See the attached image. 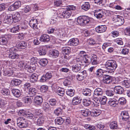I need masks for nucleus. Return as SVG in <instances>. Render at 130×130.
Returning <instances> with one entry per match:
<instances>
[{
  "instance_id": "aec40b11",
  "label": "nucleus",
  "mask_w": 130,
  "mask_h": 130,
  "mask_svg": "<svg viewBox=\"0 0 130 130\" xmlns=\"http://www.w3.org/2000/svg\"><path fill=\"white\" fill-rule=\"evenodd\" d=\"M121 117L123 120L127 121L129 118L128 112L126 111H122L121 114Z\"/></svg>"
},
{
  "instance_id": "2eb2a0df",
  "label": "nucleus",
  "mask_w": 130,
  "mask_h": 130,
  "mask_svg": "<svg viewBox=\"0 0 130 130\" xmlns=\"http://www.w3.org/2000/svg\"><path fill=\"white\" fill-rule=\"evenodd\" d=\"M47 49L46 46H41L39 48L38 52L40 55H44L46 54Z\"/></svg>"
},
{
  "instance_id": "473e14b6",
  "label": "nucleus",
  "mask_w": 130,
  "mask_h": 130,
  "mask_svg": "<svg viewBox=\"0 0 130 130\" xmlns=\"http://www.w3.org/2000/svg\"><path fill=\"white\" fill-rule=\"evenodd\" d=\"M37 92V90L34 88H31L28 90V94L31 96H33L35 95Z\"/></svg>"
},
{
  "instance_id": "cd10ccee",
  "label": "nucleus",
  "mask_w": 130,
  "mask_h": 130,
  "mask_svg": "<svg viewBox=\"0 0 130 130\" xmlns=\"http://www.w3.org/2000/svg\"><path fill=\"white\" fill-rule=\"evenodd\" d=\"M38 77V75L36 73L32 74L30 78V82L32 83L36 82L37 80Z\"/></svg>"
},
{
  "instance_id": "de8ad7c7",
  "label": "nucleus",
  "mask_w": 130,
  "mask_h": 130,
  "mask_svg": "<svg viewBox=\"0 0 130 130\" xmlns=\"http://www.w3.org/2000/svg\"><path fill=\"white\" fill-rule=\"evenodd\" d=\"M42 114V111L38 110H36L33 112L34 118H37L38 116H40Z\"/></svg>"
},
{
  "instance_id": "79ce46f5",
  "label": "nucleus",
  "mask_w": 130,
  "mask_h": 130,
  "mask_svg": "<svg viewBox=\"0 0 130 130\" xmlns=\"http://www.w3.org/2000/svg\"><path fill=\"white\" fill-rule=\"evenodd\" d=\"M81 113L83 116L85 117L88 116L90 115L91 113L90 111L87 109L82 110Z\"/></svg>"
},
{
  "instance_id": "7ed1b4c3",
  "label": "nucleus",
  "mask_w": 130,
  "mask_h": 130,
  "mask_svg": "<svg viewBox=\"0 0 130 130\" xmlns=\"http://www.w3.org/2000/svg\"><path fill=\"white\" fill-rule=\"evenodd\" d=\"M17 121L18 125L20 128L25 127L28 126L27 122L24 118H18L17 119Z\"/></svg>"
},
{
  "instance_id": "8fccbe9b",
  "label": "nucleus",
  "mask_w": 130,
  "mask_h": 130,
  "mask_svg": "<svg viewBox=\"0 0 130 130\" xmlns=\"http://www.w3.org/2000/svg\"><path fill=\"white\" fill-rule=\"evenodd\" d=\"M75 92L74 90L68 89L66 91V93L68 95L72 97L74 95Z\"/></svg>"
},
{
  "instance_id": "49530a36",
  "label": "nucleus",
  "mask_w": 130,
  "mask_h": 130,
  "mask_svg": "<svg viewBox=\"0 0 130 130\" xmlns=\"http://www.w3.org/2000/svg\"><path fill=\"white\" fill-rule=\"evenodd\" d=\"M83 59L85 63L89 64L91 62V60L90 56L87 55L85 56Z\"/></svg>"
},
{
  "instance_id": "603ef678",
  "label": "nucleus",
  "mask_w": 130,
  "mask_h": 130,
  "mask_svg": "<svg viewBox=\"0 0 130 130\" xmlns=\"http://www.w3.org/2000/svg\"><path fill=\"white\" fill-rule=\"evenodd\" d=\"M84 127L86 129L89 130H94L96 129L95 126L91 125L85 124Z\"/></svg>"
},
{
  "instance_id": "b1692460",
  "label": "nucleus",
  "mask_w": 130,
  "mask_h": 130,
  "mask_svg": "<svg viewBox=\"0 0 130 130\" xmlns=\"http://www.w3.org/2000/svg\"><path fill=\"white\" fill-rule=\"evenodd\" d=\"M45 119L44 117H40L37 120L36 123L37 125L39 126H42L44 123Z\"/></svg>"
},
{
  "instance_id": "6e6552de",
  "label": "nucleus",
  "mask_w": 130,
  "mask_h": 130,
  "mask_svg": "<svg viewBox=\"0 0 130 130\" xmlns=\"http://www.w3.org/2000/svg\"><path fill=\"white\" fill-rule=\"evenodd\" d=\"M29 24L30 26L34 29L38 28L37 26L38 23L36 19H33L29 21Z\"/></svg>"
},
{
  "instance_id": "c03bdc74",
  "label": "nucleus",
  "mask_w": 130,
  "mask_h": 130,
  "mask_svg": "<svg viewBox=\"0 0 130 130\" xmlns=\"http://www.w3.org/2000/svg\"><path fill=\"white\" fill-rule=\"evenodd\" d=\"M98 99L101 104L102 105H105L106 104L107 101V99L106 96H103Z\"/></svg>"
},
{
  "instance_id": "bf43d9fd",
  "label": "nucleus",
  "mask_w": 130,
  "mask_h": 130,
  "mask_svg": "<svg viewBox=\"0 0 130 130\" xmlns=\"http://www.w3.org/2000/svg\"><path fill=\"white\" fill-rule=\"evenodd\" d=\"M108 103L110 106L113 107H115L117 105L116 101L112 99H109L108 102Z\"/></svg>"
},
{
  "instance_id": "20e7f679",
  "label": "nucleus",
  "mask_w": 130,
  "mask_h": 130,
  "mask_svg": "<svg viewBox=\"0 0 130 130\" xmlns=\"http://www.w3.org/2000/svg\"><path fill=\"white\" fill-rule=\"evenodd\" d=\"M113 21H114L115 24L117 26H120L122 25L124 21V19L122 17L119 18L118 16L114 17L113 18Z\"/></svg>"
},
{
  "instance_id": "864d4df0",
  "label": "nucleus",
  "mask_w": 130,
  "mask_h": 130,
  "mask_svg": "<svg viewBox=\"0 0 130 130\" xmlns=\"http://www.w3.org/2000/svg\"><path fill=\"white\" fill-rule=\"evenodd\" d=\"M13 71L6 70L4 71V75L6 76H9L13 75Z\"/></svg>"
},
{
  "instance_id": "0e129e2a",
  "label": "nucleus",
  "mask_w": 130,
  "mask_h": 130,
  "mask_svg": "<svg viewBox=\"0 0 130 130\" xmlns=\"http://www.w3.org/2000/svg\"><path fill=\"white\" fill-rule=\"evenodd\" d=\"M19 27L20 28V30H21L22 31H24L26 30L27 26V25H26V24L23 23L20 25H19Z\"/></svg>"
},
{
  "instance_id": "423d86ee",
  "label": "nucleus",
  "mask_w": 130,
  "mask_h": 130,
  "mask_svg": "<svg viewBox=\"0 0 130 130\" xmlns=\"http://www.w3.org/2000/svg\"><path fill=\"white\" fill-rule=\"evenodd\" d=\"M103 82L105 84H108L112 82V77L110 76L104 75H103Z\"/></svg>"
},
{
  "instance_id": "a878e982",
  "label": "nucleus",
  "mask_w": 130,
  "mask_h": 130,
  "mask_svg": "<svg viewBox=\"0 0 130 130\" xmlns=\"http://www.w3.org/2000/svg\"><path fill=\"white\" fill-rule=\"evenodd\" d=\"M122 84L123 86L126 88L130 87V79L125 78L122 82Z\"/></svg>"
},
{
  "instance_id": "5fc2aeb1",
  "label": "nucleus",
  "mask_w": 130,
  "mask_h": 130,
  "mask_svg": "<svg viewBox=\"0 0 130 130\" xmlns=\"http://www.w3.org/2000/svg\"><path fill=\"white\" fill-rule=\"evenodd\" d=\"M91 101L89 99H85L83 100V104L86 106H89L91 104Z\"/></svg>"
},
{
  "instance_id": "c9c22d12",
  "label": "nucleus",
  "mask_w": 130,
  "mask_h": 130,
  "mask_svg": "<svg viewBox=\"0 0 130 130\" xmlns=\"http://www.w3.org/2000/svg\"><path fill=\"white\" fill-rule=\"evenodd\" d=\"M22 82V81L17 79H13L11 81V83L13 86H18L20 85Z\"/></svg>"
},
{
  "instance_id": "052dcab7",
  "label": "nucleus",
  "mask_w": 130,
  "mask_h": 130,
  "mask_svg": "<svg viewBox=\"0 0 130 130\" xmlns=\"http://www.w3.org/2000/svg\"><path fill=\"white\" fill-rule=\"evenodd\" d=\"M114 91L112 90H107L106 91V94L109 96H113L114 93Z\"/></svg>"
},
{
  "instance_id": "39448f33",
  "label": "nucleus",
  "mask_w": 130,
  "mask_h": 130,
  "mask_svg": "<svg viewBox=\"0 0 130 130\" xmlns=\"http://www.w3.org/2000/svg\"><path fill=\"white\" fill-rule=\"evenodd\" d=\"M21 5V2L20 1H18L16 2L9 7L8 10L10 11L15 10L20 7Z\"/></svg>"
},
{
  "instance_id": "680f3d73",
  "label": "nucleus",
  "mask_w": 130,
  "mask_h": 130,
  "mask_svg": "<svg viewBox=\"0 0 130 130\" xmlns=\"http://www.w3.org/2000/svg\"><path fill=\"white\" fill-rule=\"evenodd\" d=\"M33 114L27 111L25 117L28 119H31L33 118L34 117Z\"/></svg>"
},
{
  "instance_id": "ddd939ff",
  "label": "nucleus",
  "mask_w": 130,
  "mask_h": 130,
  "mask_svg": "<svg viewBox=\"0 0 130 130\" xmlns=\"http://www.w3.org/2000/svg\"><path fill=\"white\" fill-rule=\"evenodd\" d=\"M43 100L41 96H36L34 99V102L37 105H40L43 102Z\"/></svg>"
},
{
  "instance_id": "58836bf2",
  "label": "nucleus",
  "mask_w": 130,
  "mask_h": 130,
  "mask_svg": "<svg viewBox=\"0 0 130 130\" xmlns=\"http://www.w3.org/2000/svg\"><path fill=\"white\" fill-rule=\"evenodd\" d=\"M90 7L89 3L88 2H85L81 6L82 9L87 11L89 10Z\"/></svg>"
},
{
  "instance_id": "f3484780",
  "label": "nucleus",
  "mask_w": 130,
  "mask_h": 130,
  "mask_svg": "<svg viewBox=\"0 0 130 130\" xmlns=\"http://www.w3.org/2000/svg\"><path fill=\"white\" fill-rule=\"evenodd\" d=\"M79 43L78 39L76 38L72 39L68 42V44L71 46H76Z\"/></svg>"
},
{
  "instance_id": "f03ea898",
  "label": "nucleus",
  "mask_w": 130,
  "mask_h": 130,
  "mask_svg": "<svg viewBox=\"0 0 130 130\" xmlns=\"http://www.w3.org/2000/svg\"><path fill=\"white\" fill-rule=\"evenodd\" d=\"M90 21V18L85 15L81 16L77 18V22L81 26H84Z\"/></svg>"
},
{
  "instance_id": "4d7b16f0",
  "label": "nucleus",
  "mask_w": 130,
  "mask_h": 130,
  "mask_svg": "<svg viewBox=\"0 0 130 130\" xmlns=\"http://www.w3.org/2000/svg\"><path fill=\"white\" fill-rule=\"evenodd\" d=\"M64 121V119L61 117H59L55 120V122H56L57 124L59 125H61L62 124Z\"/></svg>"
},
{
  "instance_id": "09e8293b",
  "label": "nucleus",
  "mask_w": 130,
  "mask_h": 130,
  "mask_svg": "<svg viewBox=\"0 0 130 130\" xmlns=\"http://www.w3.org/2000/svg\"><path fill=\"white\" fill-rule=\"evenodd\" d=\"M103 71L101 69L97 70L95 73V75L98 77L103 76L102 73H103Z\"/></svg>"
},
{
  "instance_id": "f704fd0d",
  "label": "nucleus",
  "mask_w": 130,
  "mask_h": 130,
  "mask_svg": "<svg viewBox=\"0 0 130 130\" xmlns=\"http://www.w3.org/2000/svg\"><path fill=\"white\" fill-rule=\"evenodd\" d=\"M20 30L19 25L14 27L10 29V31L12 33L15 34L18 32Z\"/></svg>"
},
{
  "instance_id": "c756f323",
  "label": "nucleus",
  "mask_w": 130,
  "mask_h": 130,
  "mask_svg": "<svg viewBox=\"0 0 130 130\" xmlns=\"http://www.w3.org/2000/svg\"><path fill=\"white\" fill-rule=\"evenodd\" d=\"M71 50V48L69 47H64L62 48V52L64 55H67L70 53Z\"/></svg>"
},
{
  "instance_id": "4c0bfd02",
  "label": "nucleus",
  "mask_w": 130,
  "mask_h": 130,
  "mask_svg": "<svg viewBox=\"0 0 130 130\" xmlns=\"http://www.w3.org/2000/svg\"><path fill=\"white\" fill-rule=\"evenodd\" d=\"M91 90L88 88L84 89L82 91L83 94L84 95L86 96H90L91 95Z\"/></svg>"
},
{
  "instance_id": "a18cd8bd",
  "label": "nucleus",
  "mask_w": 130,
  "mask_h": 130,
  "mask_svg": "<svg viewBox=\"0 0 130 130\" xmlns=\"http://www.w3.org/2000/svg\"><path fill=\"white\" fill-rule=\"evenodd\" d=\"M71 123V121L69 118H67L66 119L65 122V124L63 125V129L64 130H66L69 127L68 125L70 124Z\"/></svg>"
},
{
  "instance_id": "774afa93",
  "label": "nucleus",
  "mask_w": 130,
  "mask_h": 130,
  "mask_svg": "<svg viewBox=\"0 0 130 130\" xmlns=\"http://www.w3.org/2000/svg\"><path fill=\"white\" fill-rule=\"evenodd\" d=\"M119 102L121 105L125 104L126 102V100L124 97L120 98L118 100Z\"/></svg>"
},
{
  "instance_id": "72a5a7b5",
  "label": "nucleus",
  "mask_w": 130,
  "mask_h": 130,
  "mask_svg": "<svg viewBox=\"0 0 130 130\" xmlns=\"http://www.w3.org/2000/svg\"><path fill=\"white\" fill-rule=\"evenodd\" d=\"M6 22L8 24H11L13 22V14H9L7 15Z\"/></svg>"
},
{
  "instance_id": "6e6d98bb",
  "label": "nucleus",
  "mask_w": 130,
  "mask_h": 130,
  "mask_svg": "<svg viewBox=\"0 0 130 130\" xmlns=\"http://www.w3.org/2000/svg\"><path fill=\"white\" fill-rule=\"evenodd\" d=\"M1 93L4 95H8L10 94V91L8 89H4L1 90Z\"/></svg>"
},
{
  "instance_id": "9d476101",
  "label": "nucleus",
  "mask_w": 130,
  "mask_h": 130,
  "mask_svg": "<svg viewBox=\"0 0 130 130\" xmlns=\"http://www.w3.org/2000/svg\"><path fill=\"white\" fill-rule=\"evenodd\" d=\"M103 93V91L102 89L100 88H97L94 91L93 96L94 97L96 98L102 95Z\"/></svg>"
},
{
  "instance_id": "338daca9",
  "label": "nucleus",
  "mask_w": 130,
  "mask_h": 130,
  "mask_svg": "<svg viewBox=\"0 0 130 130\" xmlns=\"http://www.w3.org/2000/svg\"><path fill=\"white\" fill-rule=\"evenodd\" d=\"M42 108L44 110H46L48 109L50 106L48 103L45 102L43 103L42 105Z\"/></svg>"
},
{
  "instance_id": "a19ab883",
  "label": "nucleus",
  "mask_w": 130,
  "mask_h": 130,
  "mask_svg": "<svg viewBox=\"0 0 130 130\" xmlns=\"http://www.w3.org/2000/svg\"><path fill=\"white\" fill-rule=\"evenodd\" d=\"M50 55L53 58H55L57 57L59 55V52L56 50H54L51 51L50 53Z\"/></svg>"
},
{
  "instance_id": "1a4fd4ad",
  "label": "nucleus",
  "mask_w": 130,
  "mask_h": 130,
  "mask_svg": "<svg viewBox=\"0 0 130 130\" xmlns=\"http://www.w3.org/2000/svg\"><path fill=\"white\" fill-rule=\"evenodd\" d=\"M9 36L5 35L0 38V45H5L7 43Z\"/></svg>"
},
{
  "instance_id": "4be33fe9",
  "label": "nucleus",
  "mask_w": 130,
  "mask_h": 130,
  "mask_svg": "<svg viewBox=\"0 0 130 130\" xmlns=\"http://www.w3.org/2000/svg\"><path fill=\"white\" fill-rule=\"evenodd\" d=\"M35 66L34 65L31 64L28 65L26 64L25 66V69L29 73H32L34 72L36 69Z\"/></svg>"
},
{
  "instance_id": "ea45409f",
  "label": "nucleus",
  "mask_w": 130,
  "mask_h": 130,
  "mask_svg": "<svg viewBox=\"0 0 130 130\" xmlns=\"http://www.w3.org/2000/svg\"><path fill=\"white\" fill-rule=\"evenodd\" d=\"M57 92L59 95L63 96L65 93V90L64 89L59 87L57 90Z\"/></svg>"
},
{
  "instance_id": "393cba45",
  "label": "nucleus",
  "mask_w": 130,
  "mask_h": 130,
  "mask_svg": "<svg viewBox=\"0 0 130 130\" xmlns=\"http://www.w3.org/2000/svg\"><path fill=\"white\" fill-rule=\"evenodd\" d=\"M33 100V97L27 96L23 98V101L25 103L29 104L32 102Z\"/></svg>"
},
{
  "instance_id": "2f4dec72",
  "label": "nucleus",
  "mask_w": 130,
  "mask_h": 130,
  "mask_svg": "<svg viewBox=\"0 0 130 130\" xmlns=\"http://www.w3.org/2000/svg\"><path fill=\"white\" fill-rule=\"evenodd\" d=\"M11 91L12 94L15 97L18 98L21 95L20 90L17 89H12Z\"/></svg>"
},
{
  "instance_id": "13d9d810",
  "label": "nucleus",
  "mask_w": 130,
  "mask_h": 130,
  "mask_svg": "<svg viewBox=\"0 0 130 130\" xmlns=\"http://www.w3.org/2000/svg\"><path fill=\"white\" fill-rule=\"evenodd\" d=\"M61 33L62 31L59 29L55 30L54 32L55 36L57 38L59 37L61 35Z\"/></svg>"
},
{
  "instance_id": "412c9836",
  "label": "nucleus",
  "mask_w": 130,
  "mask_h": 130,
  "mask_svg": "<svg viewBox=\"0 0 130 130\" xmlns=\"http://www.w3.org/2000/svg\"><path fill=\"white\" fill-rule=\"evenodd\" d=\"M16 45L18 48L24 49L27 46V43L25 42L22 41L18 42Z\"/></svg>"
},
{
  "instance_id": "f257e3e1",
  "label": "nucleus",
  "mask_w": 130,
  "mask_h": 130,
  "mask_svg": "<svg viewBox=\"0 0 130 130\" xmlns=\"http://www.w3.org/2000/svg\"><path fill=\"white\" fill-rule=\"evenodd\" d=\"M117 66V63L116 61L112 60L107 61L105 65L106 68L113 72L115 70Z\"/></svg>"
},
{
  "instance_id": "69168bd1",
  "label": "nucleus",
  "mask_w": 130,
  "mask_h": 130,
  "mask_svg": "<svg viewBox=\"0 0 130 130\" xmlns=\"http://www.w3.org/2000/svg\"><path fill=\"white\" fill-rule=\"evenodd\" d=\"M27 112L23 109H22L20 110L18 113L19 115L23 116L25 117Z\"/></svg>"
},
{
  "instance_id": "0eeeda50",
  "label": "nucleus",
  "mask_w": 130,
  "mask_h": 130,
  "mask_svg": "<svg viewBox=\"0 0 130 130\" xmlns=\"http://www.w3.org/2000/svg\"><path fill=\"white\" fill-rule=\"evenodd\" d=\"M103 13L101 9L96 10L94 12V15L97 18L100 19L103 17Z\"/></svg>"
},
{
  "instance_id": "6ab92c4d",
  "label": "nucleus",
  "mask_w": 130,
  "mask_h": 130,
  "mask_svg": "<svg viewBox=\"0 0 130 130\" xmlns=\"http://www.w3.org/2000/svg\"><path fill=\"white\" fill-rule=\"evenodd\" d=\"M106 27L105 26H99L95 28L96 31L98 33H102L105 32L106 29Z\"/></svg>"
},
{
  "instance_id": "9b49d317",
  "label": "nucleus",
  "mask_w": 130,
  "mask_h": 130,
  "mask_svg": "<svg viewBox=\"0 0 130 130\" xmlns=\"http://www.w3.org/2000/svg\"><path fill=\"white\" fill-rule=\"evenodd\" d=\"M7 53V57L12 59H17L19 58V55L16 53L9 51Z\"/></svg>"
},
{
  "instance_id": "7c9ffc66",
  "label": "nucleus",
  "mask_w": 130,
  "mask_h": 130,
  "mask_svg": "<svg viewBox=\"0 0 130 130\" xmlns=\"http://www.w3.org/2000/svg\"><path fill=\"white\" fill-rule=\"evenodd\" d=\"M91 62L92 64L96 65L98 63V58L96 55L93 54L90 58Z\"/></svg>"
},
{
  "instance_id": "e433bc0d",
  "label": "nucleus",
  "mask_w": 130,
  "mask_h": 130,
  "mask_svg": "<svg viewBox=\"0 0 130 130\" xmlns=\"http://www.w3.org/2000/svg\"><path fill=\"white\" fill-rule=\"evenodd\" d=\"M109 127L110 128L113 129L118 128V125L117 122L115 121L111 122L110 124Z\"/></svg>"
},
{
  "instance_id": "e2e57ef3",
  "label": "nucleus",
  "mask_w": 130,
  "mask_h": 130,
  "mask_svg": "<svg viewBox=\"0 0 130 130\" xmlns=\"http://www.w3.org/2000/svg\"><path fill=\"white\" fill-rule=\"evenodd\" d=\"M57 102L56 100L55 99H51L49 100L50 104L52 106L56 105Z\"/></svg>"
},
{
  "instance_id": "37998d69",
  "label": "nucleus",
  "mask_w": 130,
  "mask_h": 130,
  "mask_svg": "<svg viewBox=\"0 0 130 130\" xmlns=\"http://www.w3.org/2000/svg\"><path fill=\"white\" fill-rule=\"evenodd\" d=\"M48 62L47 60L45 58L42 59L39 61V64L43 67H45Z\"/></svg>"
},
{
  "instance_id": "dca6fc26",
  "label": "nucleus",
  "mask_w": 130,
  "mask_h": 130,
  "mask_svg": "<svg viewBox=\"0 0 130 130\" xmlns=\"http://www.w3.org/2000/svg\"><path fill=\"white\" fill-rule=\"evenodd\" d=\"M81 69V64L79 63H77L72 66V70L74 72H77Z\"/></svg>"
},
{
  "instance_id": "a211bd4d",
  "label": "nucleus",
  "mask_w": 130,
  "mask_h": 130,
  "mask_svg": "<svg viewBox=\"0 0 130 130\" xmlns=\"http://www.w3.org/2000/svg\"><path fill=\"white\" fill-rule=\"evenodd\" d=\"M50 40V37L46 34H43L41 36L40 40V41L44 42H48Z\"/></svg>"
},
{
  "instance_id": "4468645a",
  "label": "nucleus",
  "mask_w": 130,
  "mask_h": 130,
  "mask_svg": "<svg viewBox=\"0 0 130 130\" xmlns=\"http://www.w3.org/2000/svg\"><path fill=\"white\" fill-rule=\"evenodd\" d=\"M13 22L16 23L18 22L21 19L20 14L18 12L13 13Z\"/></svg>"
},
{
  "instance_id": "3c124183",
  "label": "nucleus",
  "mask_w": 130,
  "mask_h": 130,
  "mask_svg": "<svg viewBox=\"0 0 130 130\" xmlns=\"http://www.w3.org/2000/svg\"><path fill=\"white\" fill-rule=\"evenodd\" d=\"M62 112V109L60 107H58L54 111V113L57 116L61 114Z\"/></svg>"
},
{
  "instance_id": "5701e85b",
  "label": "nucleus",
  "mask_w": 130,
  "mask_h": 130,
  "mask_svg": "<svg viewBox=\"0 0 130 130\" xmlns=\"http://www.w3.org/2000/svg\"><path fill=\"white\" fill-rule=\"evenodd\" d=\"M114 92L117 94H122L124 92V89L123 88L120 86H115L114 89Z\"/></svg>"
},
{
  "instance_id": "f8f14e48",
  "label": "nucleus",
  "mask_w": 130,
  "mask_h": 130,
  "mask_svg": "<svg viewBox=\"0 0 130 130\" xmlns=\"http://www.w3.org/2000/svg\"><path fill=\"white\" fill-rule=\"evenodd\" d=\"M82 100V99L81 98L78 96H76L73 99L72 104L74 105H78L81 103Z\"/></svg>"
},
{
  "instance_id": "c85d7f7f",
  "label": "nucleus",
  "mask_w": 130,
  "mask_h": 130,
  "mask_svg": "<svg viewBox=\"0 0 130 130\" xmlns=\"http://www.w3.org/2000/svg\"><path fill=\"white\" fill-rule=\"evenodd\" d=\"M101 111L96 109H94L90 111V115L92 117L98 116L101 113Z\"/></svg>"
},
{
  "instance_id": "bb28decb",
  "label": "nucleus",
  "mask_w": 130,
  "mask_h": 130,
  "mask_svg": "<svg viewBox=\"0 0 130 130\" xmlns=\"http://www.w3.org/2000/svg\"><path fill=\"white\" fill-rule=\"evenodd\" d=\"M71 11L66 10V11H64L62 14L61 15V18L62 17L64 18H68L71 16Z\"/></svg>"
}]
</instances>
